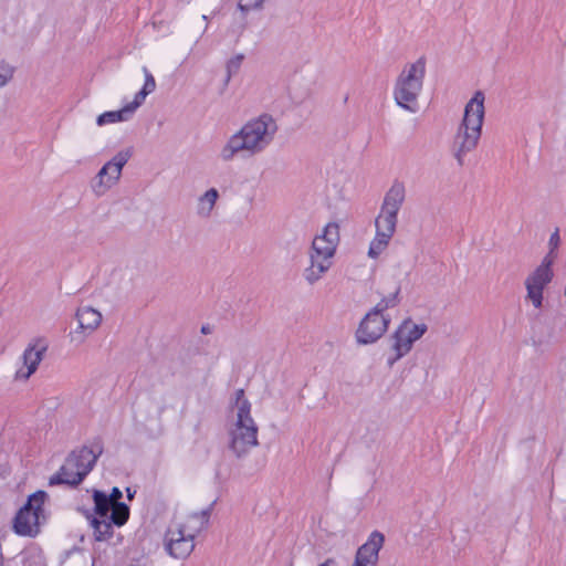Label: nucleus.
<instances>
[{"label":"nucleus","instance_id":"nucleus-1","mask_svg":"<svg viewBox=\"0 0 566 566\" xmlns=\"http://www.w3.org/2000/svg\"><path fill=\"white\" fill-rule=\"evenodd\" d=\"M276 133V120L269 114H261L244 123L226 139L218 158L229 164L239 158L260 155L273 143Z\"/></svg>","mask_w":566,"mask_h":566},{"label":"nucleus","instance_id":"nucleus-2","mask_svg":"<svg viewBox=\"0 0 566 566\" xmlns=\"http://www.w3.org/2000/svg\"><path fill=\"white\" fill-rule=\"evenodd\" d=\"M259 427L251 415V403L244 391L238 389L231 406L228 428V448L238 459L247 457L258 447Z\"/></svg>","mask_w":566,"mask_h":566},{"label":"nucleus","instance_id":"nucleus-3","mask_svg":"<svg viewBox=\"0 0 566 566\" xmlns=\"http://www.w3.org/2000/svg\"><path fill=\"white\" fill-rule=\"evenodd\" d=\"M212 505L174 518L168 525L164 536V548L172 558L188 557L195 548V538L208 525Z\"/></svg>","mask_w":566,"mask_h":566},{"label":"nucleus","instance_id":"nucleus-4","mask_svg":"<svg viewBox=\"0 0 566 566\" xmlns=\"http://www.w3.org/2000/svg\"><path fill=\"white\" fill-rule=\"evenodd\" d=\"M483 120L484 94L478 91L467 103L463 118L453 136L452 155L460 166L464 164L467 155L478 147L482 135Z\"/></svg>","mask_w":566,"mask_h":566},{"label":"nucleus","instance_id":"nucleus-5","mask_svg":"<svg viewBox=\"0 0 566 566\" xmlns=\"http://www.w3.org/2000/svg\"><path fill=\"white\" fill-rule=\"evenodd\" d=\"M338 243L339 226L336 222L327 223L322 232L315 235L308 251L310 264L303 273L308 284L318 282L332 268Z\"/></svg>","mask_w":566,"mask_h":566},{"label":"nucleus","instance_id":"nucleus-6","mask_svg":"<svg viewBox=\"0 0 566 566\" xmlns=\"http://www.w3.org/2000/svg\"><path fill=\"white\" fill-rule=\"evenodd\" d=\"M426 75V61L423 57L412 63H407L396 78L394 85V99L396 104L408 111L417 113L419 109L418 98L422 92Z\"/></svg>","mask_w":566,"mask_h":566},{"label":"nucleus","instance_id":"nucleus-7","mask_svg":"<svg viewBox=\"0 0 566 566\" xmlns=\"http://www.w3.org/2000/svg\"><path fill=\"white\" fill-rule=\"evenodd\" d=\"M399 289L381 297V300L365 315L357 331L358 344L368 345L377 342L387 332L391 322L390 315L385 312L399 304Z\"/></svg>","mask_w":566,"mask_h":566},{"label":"nucleus","instance_id":"nucleus-8","mask_svg":"<svg viewBox=\"0 0 566 566\" xmlns=\"http://www.w3.org/2000/svg\"><path fill=\"white\" fill-rule=\"evenodd\" d=\"M48 494L36 491L28 497L27 503L18 511L13 521L15 534L25 537H35L40 527L48 520L45 502Z\"/></svg>","mask_w":566,"mask_h":566},{"label":"nucleus","instance_id":"nucleus-9","mask_svg":"<svg viewBox=\"0 0 566 566\" xmlns=\"http://www.w3.org/2000/svg\"><path fill=\"white\" fill-rule=\"evenodd\" d=\"M99 453L101 451H94L86 447L73 451L60 471L50 478V484H80L94 468Z\"/></svg>","mask_w":566,"mask_h":566},{"label":"nucleus","instance_id":"nucleus-10","mask_svg":"<svg viewBox=\"0 0 566 566\" xmlns=\"http://www.w3.org/2000/svg\"><path fill=\"white\" fill-rule=\"evenodd\" d=\"M133 156L132 148H124L117 151L102 168L97 171L90 182V188L96 197L105 196L115 187L122 177L123 168Z\"/></svg>","mask_w":566,"mask_h":566},{"label":"nucleus","instance_id":"nucleus-11","mask_svg":"<svg viewBox=\"0 0 566 566\" xmlns=\"http://www.w3.org/2000/svg\"><path fill=\"white\" fill-rule=\"evenodd\" d=\"M406 188L402 182H395L385 196L380 212L375 220L376 232L394 237L398 212L405 201Z\"/></svg>","mask_w":566,"mask_h":566},{"label":"nucleus","instance_id":"nucleus-12","mask_svg":"<svg viewBox=\"0 0 566 566\" xmlns=\"http://www.w3.org/2000/svg\"><path fill=\"white\" fill-rule=\"evenodd\" d=\"M428 327L424 323H416L411 318L403 319L391 336V347L396 356L389 364L392 365L396 360L406 356L412 349L413 344L424 335Z\"/></svg>","mask_w":566,"mask_h":566},{"label":"nucleus","instance_id":"nucleus-13","mask_svg":"<svg viewBox=\"0 0 566 566\" xmlns=\"http://www.w3.org/2000/svg\"><path fill=\"white\" fill-rule=\"evenodd\" d=\"M552 266L553 258L545 255L541 264L525 279L526 298L535 308H541L543 305L544 289L552 282L554 276Z\"/></svg>","mask_w":566,"mask_h":566},{"label":"nucleus","instance_id":"nucleus-14","mask_svg":"<svg viewBox=\"0 0 566 566\" xmlns=\"http://www.w3.org/2000/svg\"><path fill=\"white\" fill-rule=\"evenodd\" d=\"M123 494L118 488H113L111 494L95 490L93 492L94 511L105 514L112 512L113 522L117 527L123 526L129 517V507L119 502Z\"/></svg>","mask_w":566,"mask_h":566},{"label":"nucleus","instance_id":"nucleus-15","mask_svg":"<svg viewBox=\"0 0 566 566\" xmlns=\"http://www.w3.org/2000/svg\"><path fill=\"white\" fill-rule=\"evenodd\" d=\"M45 352L46 346L44 344L40 342L30 344L17 364L14 379L19 381L28 380L36 371Z\"/></svg>","mask_w":566,"mask_h":566},{"label":"nucleus","instance_id":"nucleus-16","mask_svg":"<svg viewBox=\"0 0 566 566\" xmlns=\"http://www.w3.org/2000/svg\"><path fill=\"white\" fill-rule=\"evenodd\" d=\"M77 328L72 332V340L82 343L87 336L92 335L94 331L102 323V314L91 307L82 306L76 312Z\"/></svg>","mask_w":566,"mask_h":566},{"label":"nucleus","instance_id":"nucleus-17","mask_svg":"<svg viewBox=\"0 0 566 566\" xmlns=\"http://www.w3.org/2000/svg\"><path fill=\"white\" fill-rule=\"evenodd\" d=\"M384 542L385 537L380 532H373L367 541L357 549L350 566H377Z\"/></svg>","mask_w":566,"mask_h":566},{"label":"nucleus","instance_id":"nucleus-18","mask_svg":"<svg viewBox=\"0 0 566 566\" xmlns=\"http://www.w3.org/2000/svg\"><path fill=\"white\" fill-rule=\"evenodd\" d=\"M90 524L94 531L95 539L99 542L108 539L113 535L114 526H116L109 511H105V514L95 511Z\"/></svg>","mask_w":566,"mask_h":566},{"label":"nucleus","instance_id":"nucleus-19","mask_svg":"<svg viewBox=\"0 0 566 566\" xmlns=\"http://www.w3.org/2000/svg\"><path fill=\"white\" fill-rule=\"evenodd\" d=\"M136 109L132 106L130 103L125 104L120 109L108 111L97 116L96 125L98 127H103L109 124H117L129 120Z\"/></svg>","mask_w":566,"mask_h":566},{"label":"nucleus","instance_id":"nucleus-20","mask_svg":"<svg viewBox=\"0 0 566 566\" xmlns=\"http://www.w3.org/2000/svg\"><path fill=\"white\" fill-rule=\"evenodd\" d=\"M220 195L216 188H210L198 197L196 212L201 218L211 216Z\"/></svg>","mask_w":566,"mask_h":566},{"label":"nucleus","instance_id":"nucleus-21","mask_svg":"<svg viewBox=\"0 0 566 566\" xmlns=\"http://www.w3.org/2000/svg\"><path fill=\"white\" fill-rule=\"evenodd\" d=\"M143 73L145 76L144 85L142 90L135 94L134 99L129 102L136 111L145 102L146 97L156 90V81L146 66H143Z\"/></svg>","mask_w":566,"mask_h":566},{"label":"nucleus","instance_id":"nucleus-22","mask_svg":"<svg viewBox=\"0 0 566 566\" xmlns=\"http://www.w3.org/2000/svg\"><path fill=\"white\" fill-rule=\"evenodd\" d=\"M391 235L376 232L374 239L371 240L368 249V256L370 259H378L388 248L389 242L391 240Z\"/></svg>","mask_w":566,"mask_h":566},{"label":"nucleus","instance_id":"nucleus-23","mask_svg":"<svg viewBox=\"0 0 566 566\" xmlns=\"http://www.w3.org/2000/svg\"><path fill=\"white\" fill-rule=\"evenodd\" d=\"M265 0H239L238 9L243 17L253 11L262 10Z\"/></svg>","mask_w":566,"mask_h":566},{"label":"nucleus","instance_id":"nucleus-24","mask_svg":"<svg viewBox=\"0 0 566 566\" xmlns=\"http://www.w3.org/2000/svg\"><path fill=\"white\" fill-rule=\"evenodd\" d=\"M15 67L7 61H0V88L11 82Z\"/></svg>","mask_w":566,"mask_h":566},{"label":"nucleus","instance_id":"nucleus-25","mask_svg":"<svg viewBox=\"0 0 566 566\" xmlns=\"http://www.w3.org/2000/svg\"><path fill=\"white\" fill-rule=\"evenodd\" d=\"M559 244H560L559 230L555 229V231L551 234L549 240H548L549 252L547 254V255H551L553 258V260L556 256L555 251L557 250Z\"/></svg>","mask_w":566,"mask_h":566},{"label":"nucleus","instance_id":"nucleus-26","mask_svg":"<svg viewBox=\"0 0 566 566\" xmlns=\"http://www.w3.org/2000/svg\"><path fill=\"white\" fill-rule=\"evenodd\" d=\"M318 566H339V564L335 558L331 557L318 564Z\"/></svg>","mask_w":566,"mask_h":566},{"label":"nucleus","instance_id":"nucleus-27","mask_svg":"<svg viewBox=\"0 0 566 566\" xmlns=\"http://www.w3.org/2000/svg\"><path fill=\"white\" fill-rule=\"evenodd\" d=\"M127 492H128V497L132 499L133 495H132V492H129V489H127Z\"/></svg>","mask_w":566,"mask_h":566},{"label":"nucleus","instance_id":"nucleus-28","mask_svg":"<svg viewBox=\"0 0 566 566\" xmlns=\"http://www.w3.org/2000/svg\"><path fill=\"white\" fill-rule=\"evenodd\" d=\"M203 21L208 20V17L206 14L202 15Z\"/></svg>","mask_w":566,"mask_h":566}]
</instances>
